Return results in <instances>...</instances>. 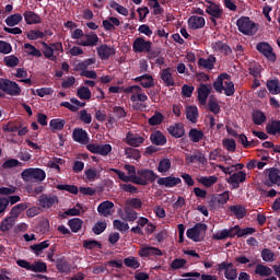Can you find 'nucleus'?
Returning <instances> with one entry per match:
<instances>
[{"instance_id": "obj_25", "label": "nucleus", "mask_w": 280, "mask_h": 280, "mask_svg": "<svg viewBox=\"0 0 280 280\" xmlns=\"http://www.w3.org/2000/svg\"><path fill=\"white\" fill-rule=\"evenodd\" d=\"M267 187H272L273 185H280V175L278 168H270L268 174V182H265Z\"/></svg>"}, {"instance_id": "obj_56", "label": "nucleus", "mask_w": 280, "mask_h": 280, "mask_svg": "<svg viewBox=\"0 0 280 280\" xmlns=\"http://www.w3.org/2000/svg\"><path fill=\"white\" fill-rule=\"evenodd\" d=\"M66 124L67 121H65V119L55 118L50 120L49 126L52 130H62Z\"/></svg>"}, {"instance_id": "obj_31", "label": "nucleus", "mask_w": 280, "mask_h": 280, "mask_svg": "<svg viewBox=\"0 0 280 280\" xmlns=\"http://www.w3.org/2000/svg\"><path fill=\"white\" fill-rule=\"evenodd\" d=\"M266 86L271 95H279L280 94V81L279 79H271L268 80Z\"/></svg>"}, {"instance_id": "obj_53", "label": "nucleus", "mask_w": 280, "mask_h": 280, "mask_svg": "<svg viewBox=\"0 0 280 280\" xmlns=\"http://www.w3.org/2000/svg\"><path fill=\"white\" fill-rule=\"evenodd\" d=\"M31 272H47V264L43 261H35L31 266Z\"/></svg>"}, {"instance_id": "obj_40", "label": "nucleus", "mask_w": 280, "mask_h": 280, "mask_svg": "<svg viewBox=\"0 0 280 280\" xmlns=\"http://www.w3.org/2000/svg\"><path fill=\"white\" fill-rule=\"evenodd\" d=\"M112 172H114V174H117L118 178L122 180V183H133L135 185L136 175L128 176L124 171H119L117 168H112Z\"/></svg>"}, {"instance_id": "obj_50", "label": "nucleus", "mask_w": 280, "mask_h": 280, "mask_svg": "<svg viewBox=\"0 0 280 280\" xmlns=\"http://www.w3.org/2000/svg\"><path fill=\"white\" fill-rule=\"evenodd\" d=\"M113 226L116 229V231H120V233H126V231H129L130 229L128 223L117 219L113 221Z\"/></svg>"}, {"instance_id": "obj_34", "label": "nucleus", "mask_w": 280, "mask_h": 280, "mask_svg": "<svg viewBox=\"0 0 280 280\" xmlns=\"http://www.w3.org/2000/svg\"><path fill=\"white\" fill-rule=\"evenodd\" d=\"M267 135H272L273 137L280 135V120H272L266 126Z\"/></svg>"}, {"instance_id": "obj_47", "label": "nucleus", "mask_w": 280, "mask_h": 280, "mask_svg": "<svg viewBox=\"0 0 280 280\" xmlns=\"http://www.w3.org/2000/svg\"><path fill=\"white\" fill-rule=\"evenodd\" d=\"M107 226L108 224L106 221H97L92 228V233H94V235H102V233L106 231Z\"/></svg>"}, {"instance_id": "obj_23", "label": "nucleus", "mask_w": 280, "mask_h": 280, "mask_svg": "<svg viewBox=\"0 0 280 280\" xmlns=\"http://www.w3.org/2000/svg\"><path fill=\"white\" fill-rule=\"evenodd\" d=\"M206 21L205 18L192 15L188 19V27L189 30H202L205 27Z\"/></svg>"}, {"instance_id": "obj_13", "label": "nucleus", "mask_w": 280, "mask_h": 280, "mask_svg": "<svg viewBox=\"0 0 280 280\" xmlns=\"http://www.w3.org/2000/svg\"><path fill=\"white\" fill-rule=\"evenodd\" d=\"M72 139L77 143H81V145H88L91 138H89V132L82 128H75L72 132Z\"/></svg>"}, {"instance_id": "obj_1", "label": "nucleus", "mask_w": 280, "mask_h": 280, "mask_svg": "<svg viewBox=\"0 0 280 280\" xmlns=\"http://www.w3.org/2000/svg\"><path fill=\"white\" fill-rule=\"evenodd\" d=\"M159 178V175L154 173V171L150 168H141L137 171L135 185H141L142 187H145L149 183H154Z\"/></svg>"}, {"instance_id": "obj_52", "label": "nucleus", "mask_w": 280, "mask_h": 280, "mask_svg": "<svg viewBox=\"0 0 280 280\" xmlns=\"http://www.w3.org/2000/svg\"><path fill=\"white\" fill-rule=\"evenodd\" d=\"M45 248H49V241H43L42 243L34 244L31 246V250L38 255L39 253H43Z\"/></svg>"}, {"instance_id": "obj_64", "label": "nucleus", "mask_w": 280, "mask_h": 280, "mask_svg": "<svg viewBox=\"0 0 280 280\" xmlns=\"http://www.w3.org/2000/svg\"><path fill=\"white\" fill-rule=\"evenodd\" d=\"M223 148L228 150V152H235L237 144L233 139H223Z\"/></svg>"}, {"instance_id": "obj_16", "label": "nucleus", "mask_w": 280, "mask_h": 280, "mask_svg": "<svg viewBox=\"0 0 280 280\" xmlns=\"http://www.w3.org/2000/svg\"><path fill=\"white\" fill-rule=\"evenodd\" d=\"M160 78L164 84V86H176V81L174 80V77L172 75V68H165L162 69L160 72Z\"/></svg>"}, {"instance_id": "obj_51", "label": "nucleus", "mask_w": 280, "mask_h": 280, "mask_svg": "<svg viewBox=\"0 0 280 280\" xmlns=\"http://www.w3.org/2000/svg\"><path fill=\"white\" fill-rule=\"evenodd\" d=\"M109 5L112 10H115L116 12H118V14H121L122 16H128V10L124 5L117 3V1H110Z\"/></svg>"}, {"instance_id": "obj_46", "label": "nucleus", "mask_w": 280, "mask_h": 280, "mask_svg": "<svg viewBox=\"0 0 280 280\" xmlns=\"http://www.w3.org/2000/svg\"><path fill=\"white\" fill-rule=\"evenodd\" d=\"M163 119H165L163 114H161V112H155V114L149 118L148 124L149 126H161L163 124Z\"/></svg>"}, {"instance_id": "obj_12", "label": "nucleus", "mask_w": 280, "mask_h": 280, "mask_svg": "<svg viewBox=\"0 0 280 280\" xmlns=\"http://www.w3.org/2000/svg\"><path fill=\"white\" fill-rule=\"evenodd\" d=\"M97 56L101 60H108L110 56H115L117 50L115 47H110L107 44H103L96 48Z\"/></svg>"}, {"instance_id": "obj_36", "label": "nucleus", "mask_w": 280, "mask_h": 280, "mask_svg": "<svg viewBox=\"0 0 280 280\" xmlns=\"http://www.w3.org/2000/svg\"><path fill=\"white\" fill-rule=\"evenodd\" d=\"M255 275H258V277H271L272 269L266 265L258 264L255 268Z\"/></svg>"}, {"instance_id": "obj_35", "label": "nucleus", "mask_w": 280, "mask_h": 280, "mask_svg": "<svg viewBox=\"0 0 280 280\" xmlns=\"http://www.w3.org/2000/svg\"><path fill=\"white\" fill-rule=\"evenodd\" d=\"M186 119H188V121H191V124H196L198 121V107L187 106L186 107Z\"/></svg>"}, {"instance_id": "obj_61", "label": "nucleus", "mask_w": 280, "mask_h": 280, "mask_svg": "<svg viewBox=\"0 0 280 280\" xmlns=\"http://www.w3.org/2000/svg\"><path fill=\"white\" fill-rule=\"evenodd\" d=\"M19 62H21V60H19V57L14 55L4 57V65L7 67H11V68L19 67Z\"/></svg>"}, {"instance_id": "obj_8", "label": "nucleus", "mask_w": 280, "mask_h": 280, "mask_svg": "<svg viewBox=\"0 0 280 280\" xmlns=\"http://www.w3.org/2000/svg\"><path fill=\"white\" fill-rule=\"evenodd\" d=\"M132 49L136 54H150L152 50V42L138 37L133 40Z\"/></svg>"}, {"instance_id": "obj_26", "label": "nucleus", "mask_w": 280, "mask_h": 280, "mask_svg": "<svg viewBox=\"0 0 280 280\" xmlns=\"http://www.w3.org/2000/svg\"><path fill=\"white\" fill-rule=\"evenodd\" d=\"M213 51H221V54H224V56H230V54H233V50L231 49V46L229 44L218 40L212 44Z\"/></svg>"}, {"instance_id": "obj_41", "label": "nucleus", "mask_w": 280, "mask_h": 280, "mask_svg": "<svg viewBox=\"0 0 280 280\" xmlns=\"http://www.w3.org/2000/svg\"><path fill=\"white\" fill-rule=\"evenodd\" d=\"M21 21H23V15H21L20 13H14L5 19V23L9 27H14L19 25Z\"/></svg>"}, {"instance_id": "obj_63", "label": "nucleus", "mask_w": 280, "mask_h": 280, "mask_svg": "<svg viewBox=\"0 0 280 280\" xmlns=\"http://www.w3.org/2000/svg\"><path fill=\"white\" fill-rule=\"evenodd\" d=\"M26 38H28V40H38V38H45V33L36 30H31L28 33H26Z\"/></svg>"}, {"instance_id": "obj_28", "label": "nucleus", "mask_w": 280, "mask_h": 280, "mask_svg": "<svg viewBox=\"0 0 280 280\" xmlns=\"http://www.w3.org/2000/svg\"><path fill=\"white\" fill-rule=\"evenodd\" d=\"M27 209H30V202L18 203L10 210V215L16 220L19 215H21L23 211H27Z\"/></svg>"}, {"instance_id": "obj_5", "label": "nucleus", "mask_w": 280, "mask_h": 280, "mask_svg": "<svg viewBox=\"0 0 280 280\" xmlns=\"http://www.w3.org/2000/svg\"><path fill=\"white\" fill-rule=\"evenodd\" d=\"M207 224L205 223H197L194 228L187 230L186 235L188 240L192 242H202L205 240V233H207Z\"/></svg>"}, {"instance_id": "obj_9", "label": "nucleus", "mask_w": 280, "mask_h": 280, "mask_svg": "<svg viewBox=\"0 0 280 280\" xmlns=\"http://www.w3.org/2000/svg\"><path fill=\"white\" fill-rule=\"evenodd\" d=\"M256 49L259 54H262L267 60H270V62H275V60H277V55L272 51V46L267 42L258 43L256 45Z\"/></svg>"}, {"instance_id": "obj_15", "label": "nucleus", "mask_w": 280, "mask_h": 280, "mask_svg": "<svg viewBox=\"0 0 280 280\" xmlns=\"http://www.w3.org/2000/svg\"><path fill=\"white\" fill-rule=\"evenodd\" d=\"M183 180L179 177L167 176V177H159L158 185L160 187H166L167 189H172V187H176L180 185Z\"/></svg>"}, {"instance_id": "obj_3", "label": "nucleus", "mask_w": 280, "mask_h": 280, "mask_svg": "<svg viewBox=\"0 0 280 280\" xmlns=\"http://www.w3.org/2000/svg\"><path fill=\"white\" fill-rule=\"evenodd\" d=\"M0 91L5 95H11V97H19L23 92L19 83L10 79H0Z\"/></svg>"}, {"instance_id": "obj_19", "label": "nucleus", "mask_w": 280, "mask_h": 280, "mask_svg": "<svg viewBox=\"0 0 280 280\" xmlns=\"http://www.w3.org/2000/svg\"><path fill=\"white\" fill-rule=\"evenodd\" d=\"M141 257H163V252L159 247L145 246L139 250Z\"/></svg>"}, {"instance_id": "obj_17", "label": "nucleus", "mask_w": 280, "mask_h": 280, "mask_svg": "<svg viewBox=\"0 0 280 280\" xmlns=\"http://www.w3.org/2000/svg\"><path fill=\"white\" fill-rule=\"evenodd\" d=\"M185 163L186 165H194V163H201V165H205L207 163V158H205V154L200 151H197L196 154L186 153Z\"/></svg>"}, {"instance_id": "obj_38", "label": "nucleus", "mask_w": 280, "mask_h": 280, "mask_svg": "<svg viewBox=\"0 0 280 280\" xmlns=\"http://www.w3.org/2000/svg\"><path fill=\"white\" fill-rule=\"evenodd\" d=\"M198 183H200V185H203V187H213V185L218 183V176H201L198 178Z\"/></svg>"}, {"instance_id": "obj_58", "label": "nucleus", "mask_w": 280, "mask_h": 280, "mask_svg": "<svg viewBox=\"0 0 280 280\" xmlns=\"http://www.w3.org/2000/svg\"><path fill=\"white\" fill-rule=\"evenodd\" d=\"M77 95L81 100H85V101L91 100V90L86 86H81L78 89Z\"/></svg>"}, {"instance_id": "obj_59", "label": "nucleus", "mask_w": 280, "mask_h": 280, "mask_svg": "<svg viewBox=\"0 0 280 280\" xmlns=\"http://www.w3.org/2000/svg\"><path fill=\"white\" fill-rule=\"evenodd\" d=\"M236 237H246V235H253L256 232L255 228H245L242 229L237 225Z\"/></svg>"}, {"instance_id": "obj_32", "label": "nucleus", "mask_w": 280, "mask_h": 280, "mask_svg": "<svg viewBox=\"0 0 280 280\" xmlns=\"http://www.w3.org/2000/svg\"><path fill=\"white\" fill-rule=\"evenodd\" d=\"M14 224H16V219H14L12 215H9L2 220L0 224V231L2 233H8V231L14 226Z\"/></svg>"}, {"instance_id": "obj_10", "label": "nucleus", "mask_w": 280, "mask_h": 280, "mask_svg": "<svg viewBox=\"0 0 280 280\" xmlns=\"http://www.w3.org/2000/svg\"><path fill=\"white\" fill-rule=\"evenodd\" d=\"M56 203H58V196L42 194L38 198V205L42 209H51Z\"/></svg>"}, {"instance_id": "obj_37", "label": "nucleus", "mask_w": 280, "mask_h": 280, "mask_svg": "<svg viewBox=\"0 0 280 280\" xmlns=\"http://www.w3.org/2000/svg\"><path fill=\"white\" fill-rule=\"evenodd\" d=\"M188 137L192 143H199V141H202L205 138V132H202V130L192 128L189 130Z\"/></svg>"}, {"instance_id": "obj_62", "label": "nucleus", "mask_w": 280, "mask_h": 280, "mask_svg": "<svg viewBox=\"0 0 280 280\" xmlns=\"http://www.w3.org/2000/svg\"><path fill=\"white\" fill-rule=\"evenodd\" d=\"M127 207H129L130 209H141V207H143V201H141V199L139 198H131L128 199L126 201Z\"/></svg>"}, {"instance_id": "obj_4", "label": "nucleus", "mask_w": 280, "mask_h": 280, "mask_svg": "<svg viewBox=\"0 0 280 280\" xmlns=\"http://www.w3.org/2000/svg\"><path fill=\"white\" fill-rule=\"evenodd\" d=\"M21 178L22 180H24V183H30L32 178L38 180L39 183H43V180L47 178V173H45L43 168H25L21 173Z\"/></svg>"}, {"instance_id": "obj_24", "label": "nucleus", "mask_w": 280, "mask_h": 280, "mask_svg": "<svg viewBox=\"0 0 280 280\" xmlns=\"http://www.w3.org/2000/svg\"><path fill=\"white\" fill-rule=\"evenodd\" d=\"M150 141L153 145H165L167 138L161 130H155L150 135Z\"/></svg>"}, {"instance_id": "obj_39", "label": "nucleus", "mask_w": 280, "mask_h": 280, "mask_svg": "<svg viewBox=\"0 0 280 280\" xmlns=\"http://www.w3.org/2000/svg\"><path fill=\"white\" fill-rule=\"evenodd\" d=\"M230 211L237 218V220L246 218V208L242 207L241 205L230 206Z\"/></svg>"}, {"instance_id": "obj_48", "label": "nucleus", "mask_w": 280, "mask_h": 280, "mask_svg": "<svg viewBox=\"0 0 280 280\" xmlns=\"http://www.w3.org/2000/svg\"><path fill=\"white\" fill-rule=\"evenodd\" d=\"M253 121L256 126H261L266 121V114L261 110H256L253 114Z\"/></svg>"}, {"instance_id": "obj_2", "label": "nucleus", "mask_w": 280, "mask_h": 280, "mask_svg": "<svg viewBox=\"0 0 280 280\" xmlns=\"http://www.w3.org/2000/svg\"><path fill=\"white\" fill-rule=\"evenodd\" d=\"M238 32L245 36H255L257 34V24L248 16H242L236 21Z\"/></svg>"}, {"instance_id": "obj_11", "label": "nucleus", "mask_w": 280, "mask_h": 280, "mask_svg": "<svg viewBox=\"0 0 280 280\" xmlns=\"http://www.w3.org/2000/svg\"><path fill=\"white\" fill-rule=\"evenodd\" d=\"M211 84L200 83L199 88L197 89L198 93V101L201 106H205L207 104V100L209 98V95H211L212 91Z\"/></svg>"}, {"instance_id": "obj_27", "label": "nucleus", "mask_w": 280, "mask_h": 280, "mask_svg": "<svg viewBox=\"0 0 280 280\" xmlns=\"http://www.w3.org/2000/svg\"><path fill=\"white\" fill-rule=\"evenodd\" d=\"M42 47H43V55L45 58L48 60H51L52 62H56L58 60V55L54 54V47L51 44H47L46 42H42Z\"/></svg>"}, {"instance_id": "obj_43", "label": "nucleus", "mask_w": 280, "mask_h": 280, "mask_svg": "<svg viewBox=\"0 0 280 280\" xmlns=\"http://www.w3.org/2000/svg\"><path fill=\"white\" fill-rule=\"evenodd\" d=\"M27 56H34L35 58H43V52L32 44H24Z\"/></svg>"}, {"instance_id": "obj_54", "label": "nucleus", "mask_w": 280, "mask_h": 280, "mask_svg": "<svg viewBox=\"0 0 280 280\" xmlns=\"http://www.w3.org/2000/svg\"><path fill=\"white\" fill-rule=\"evenodd\" d=\"M124 264L127 268H132L133 270H137L141 266L139 260L132 256L125 258Z\"/></svg>"}, {"instance_id": "obj_14", "label": "nucleus", "mask_w": 280, "mask_h": 280, "mask_svg": "<svg viewBox=\"0 0 280 280\" xmlns=\"http://www.w3.org/2000/svg\"><path fill=\"white\" fill-rule=\"evenodd\" d=\"M97 43H100V37L95 33H89L80 39L77 45L81 47H96Z\"/></svg>"}, {"instance_id": "obj_18", "label": "nucleus", "mask_w": 280, "mask_h": 280, "mask_svg": "<svg viewBox=\"0 0 280 280\" xmlns=\"http://www.w3.org/2000/svg\"><path fill=\"white\" fill-rule=\"evenodd\" d=\"M115 208V203L113 201H103L97 207V212L100 215H103V218H108V215H113V209Z\"/></svg>"}, {"instance_id": "obj_33", "label": "nucleus", "mask_w": 280, "mask_h": 280, "mask_svg": "<svg viewBox=\"0 0 280 280\" xmlns=\"http://www.w3.org/2000/svg\"><path fill=\"white\" fill-rule=\"evenodd\" d=\"M124 211L125 217H121V219L125 220L126 222H135L139 218L137 211H135L132 208L128 206L124 208Z\"/></svg>"}, {"instance_id": "obj_45", "label": "nucleus", "mask_w": 280, "mask_h": 280, "mask_svg": "<svg viewBox=\"0 0 280 280\" xmlns=\"http://www.w3.org/2000/svg\"><path fill=\"white\" fill-rule=\"evenodd\" d=\"M59 191H68L69 194H73L74 196H78L79 188L75 185H69V184H58L56 186Z\"/></svg>"}, {"instance_id": "obj_57", "label": "nucleus", "mask_w": 280, "mask_h": 280, "mask_svg": "<svg viewBox=\"0 0 280 280\" xmlns=\"http://www.w3.org/2000/svg\"><path fill=\"white\" fill-rule=\"evenodd\" d=\"M83 248H86V250H93V248H102V243L95 240H85L83 242Z\"/></svg>"}, {"instance_id": "obj_6", "label": "nucleus", "mask_w": 280, "mask_h": 280, "mask_svg": "<svg viewBox=\"0 0 280 280\" xmlns=\"http://www.w3.org/2000/svg\"><path fill=\"white\" fill-rule=\"evenodd\" d=\"M217 271L219 272V275L221 272H224V277L228 280L237 279V268L235 267V265H233V262L222 261L218 264Z\"/></svg>"}, {"instance_id": "obj_42", "label": "nucleus", "mask_w": 280, "mask_h": 280, "mask_svg": "<svg viewBox=\"0 0 280 280\" xmlns=\"http://www.w3.org/2000/svg\"><path fill=\"white\" fill-rule=\"evenodd\" d=\"M82 224H84V221L79 218L70 219L68 221V226L71 229L72 233H78L82 229Z\"/></svg>"}, {"instance_id": "obj_49", "label": "nucleus", "mask_w": 280, "mask_h": 280, "mask_svg": "<svg viewBox=\"0 0 280 280\" xmlns=\"http://www.w3.org/2000/svg\"><path fill=\"white\" fill-rule=\"evenodd\" d=\"M125 154L127 159H133L135 161H139V159H141V151L138 149L127 148L125 149Z\"/></svg>"}, {"instance_id": "obj_7", "label": "nucleus", "mask_w": 280, "mask_h": 280, "mask_svg": "<svg viewBox=\"0 0 280 280\" xmlns=\"http://www.w3.org/2000/svg\"><path fill=\"white\" fill-rule=\"evenodd\" d=\"M205 8L207 14L212 16L210 19L211 23H213V25H218V21H215V19H222V16L224 15V10L220 8V4L213 1H208V4H206Z\"/></svg>"}, {"instance_id": "obj_30", "label": "nucleus", "mask_w": 280, "mask_h": 280, "mask_svg": "<svg viewBox=\"0 0 280 280\" xmlns=\"http://www.w3.org/2000/svg\"><path fill=\"white\" fill-rule=\"evenodd\" d=\"M23 16L27 25H38L42 21L40 15H38V13H34V11H26Z\"/></svg>"}, {"instance_id": "obj_21", "label": "nucleus", "mask_w": 280, "mask_h": 280, "mask_svg": "<svg viewBox=\"0 0 280 280\" xmlns=\"http://www.w3.org/2000/svg\"><path fill=\"white\" fill-rule=\"evenodd\" d=\"M167 132L171 137H174V139H180L185 137V126L180 122H176L167 128Z\"/></svg>"}, {"instance_id": "obj_20", "label": "nucleus", "mask_w": 280, "mask_h": 280, "mask_svg": "<svg viewBox=\"0 0 280 280\" xmlns=\"http://www.w3.org/2000/svg\"><path fill=\"white\" fill-rule=\"evenodd\" d=\"M245 182H246V173H244L243 171L233 173L228 178L229 185H233L234 189H237V187H240V183H245Z\"/></svg>"}, {"instance_id": "obj_44", "label": "nucleus", "mask_w": 280, "mask_h": 280, "mask_svg": "<svg viewBox=\"0 0 280 280\" xmlns=\"http://www.w3.org/2000/svg\"><path fill=\"white\" fill-rule=\"evenodd\" d=\"M172 168V161L170 159H162L158 165V172L160 174H166Z\"/></svg>"}, {"instance_id": "obj_60", "label": "nucleus", "mask_w": 280, "mask_h": 280, "mask_svg": "<svg viewBox=\"0 0 280 280\" xmlns=\"http://www.w3.org/2000/svg\"><path fill=\"white\" fill-rule=\"evenodd\" d=\"M186 265H187V259H185V258H175L171 262V268H172V270H180V268H185Z\"/></svg>"}, {"instance_id": "obj_29", "label": "nucleus", "mask_w": 280, "mask_h": 280, "mask_svg": "<svg viewBox=\"0 0 280 280\" xmlns=\"http://www.w3.org/2000/svg\"><path fill=\"white\" fill-rule=\"evenodd\" d=\"M198 66L202 67V69H208L209 71H213V67H215V56L210 55L208 59L199 58Z\"/></svg>"}, {"instance_id": "obj_22", "label": "nucleus", "mask_w": 280, "mask_h": 280, "mask_svg": "<svg viewBox=\"0 0 280 280\" xmlns=\"http://www.w3.org/2000/svg\"><path fill=\"white\" fill-rule=\"evenodd\" d=\"M143 141H145V138L139 136V133L128 132L126 136V143L131 145V148H139Z\"/></svg>"}, {"instance_id": "obj_55", "label": "nucleus", "mask_w": 280, "mask_h": 280, "mask_svg": "<svg viewBox=\"0 0 280 280\" xmlns=\"http://www.w3.org/2000/svg\"><path fill=\"white\" fill-rule=\"evenodd\" d=\"M209 110L210 113H213V115H219L220 113V104H218V101L211 96L208 102Z\"/></svg>"}]
</instances>
